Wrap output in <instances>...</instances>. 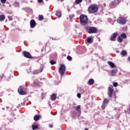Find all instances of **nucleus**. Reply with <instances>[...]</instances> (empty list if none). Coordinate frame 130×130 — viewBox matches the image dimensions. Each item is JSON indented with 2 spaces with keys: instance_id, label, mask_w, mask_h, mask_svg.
I'll use <instances>...</instances> for the list:
<instances>
[{
  "instance_id": "obj_1",
  "label": "nucleus",
  "mask_w": 130,
  "mask_h": 130,
  "mask_svg": "<svg viewBox=\"0 0 130 130\" xmlns=\"http://www.w3.org/2000/svg\"><path fill=\"white\" fill-rule=\"evenodd\" d=\"M86 32L89 33V34H93L97 33V32H98V29L96 27L94 26H87L86 27Z\"/></svg>"
},
{
  "instance_id": "obj_2",
  "label": "nucleus",
  "mask_w": 130,
  "mask_h": 130,
  "mask_svg": "<svg viewBox=\"0 0 130 130\" xmlns=\"http://www.w3.org/2000/svg\"><path fill=\"white\" fill-rule=\"evenodd\" d=\"M80 21L82 25H87L88 23V17L84 14L81 15L80 16Z\"/></svg>"
},
{
  "instance_id": "obj_3",
  "label": "nucleus",
  "mask_w": 130,
  "mask_h": 130,
  "mask_svg": "<svg viewBox=\"0 0 130 130\" xmlns=\"http://www.w3.org/2000/svg\"><path fill=\"white\" fill-rule=\"evenodd\" d=\"M98 11V6L97 5H91L88 9V12L89 14H93Z\"/></svg>"
},
{
  "instance_id": "obj_4",
  "label": "nucleus",
  "mask_w": 130,
  "mask_h": 130,
  "mask_svg": "<svg viewBox=\"0 0 130 130\" xmlns=\"http://www.w3.org/2000/svg\"><path fill=\"white\" fill-rule=\"evenodd\" d=\"M58 72L61 76H63L66 72V66L63 64H61L59 68Z\"/></svg>"
},
{
  "instance_id": "obj_5",
  "label": "nucleus",
  "mask_w": 130,
  "mask_h": 130,
  "mask_svg": "<svg viewBox=\"0 0 130 130\" xmlns=\"http://www.w3.org/2000/svg\"><path fill=\"white\" fill-rule=\"evenodd\" d=\"M117 22L121 25H124L126 23V19L124 17H120L118 18Z\"/></svg>"
},
{
  "instance_id": "obj_6",
  "label": "nucleus",
  "mask_w": 130,
  "mask_h": 130,
  "mask_svg": "<svg viewBox=\"0 0 130 130\" xmlns=\"http://www.w3.org/2000/svg\"><path fill=\"white\" fill-rule=\"evenodd\" d=\"M26 90V88L20 86L18 88V93H19L20 95H26V94H27Z\"/></svg>"
},
{
  "instance_id": "obj_7",
  "label": "nucleus",
  "mask_w": 130,
  "mask_h": 130,
  "mask_svg": "<svg viewBox=\"0 0 130 130\" xmlns=\"http://www.w3.org/2000/svg\"><path fill=\"white\" fill-rule=\"evenodd\" d=\"M109 92L108 95L109 97H112V93H113V91H114V89H113V86L112 85H110L108 87Z\"/></svg>"
},
{
  "instance_id": "obj_8",
  "label": "nucleus",
  "mask_w": 130,
  "mask_h": 130,
  "mask_svg": "<svg viewBox=\"0 0 130 130\" xmlns=\"http://www.w3.org/2000/svg\"><path fill=\"white\" fill-rule=\"evenodd\" d=\"M23 55L25 57H26L27 58H33L32 57V56L31 55V54L29 53L28 52H27L26 51H24L23 52Z\"/></svg>"
},
{
  "instance_id": "obj_9",
  "label": "nucleus",
  "mask_w": 130,
  "mask_h": 130,
  "mask_svg": "<svg viewBox=\"0 0 130 130\" xmlns=\"http://www.w3.org/2000/svg\"><path fill=\"white\" fill-rule=\"evenodd\" d=\"M118 34L117 32H115L113 34L111 37L110 40L111 41H115V38L117 37V35Z\"/></svg>"
},
{
  "instance_id": "obj_10",
  "label": "nucleus",
  "mask_w": 130,
  "mask_h": 130,
  "mask_svg": "<svg viewBox=\"0 0 130 130\" xmlns=\"http://www.w3.org/2000/svg\"><path fill=\"white\" fill-rule=\"evenodd\" d=\"M31 28H34L36 26V22L34 19H32L30 22Z\"/></svg>"
},
{
  "instance_id": "obj_11",
  "label": "nucleus",
  "mask_w": 130,
  "mask_h": 130,
  "mask_svg": "<svg viewBox=\"0 0 130 130\" xmlns=\"http://www.w3.org/2000/svg\"><path fill=\"white\" fill-rule=\"evenodd\" d=\"M41 117V116L39 115H36L34 116V119L35 120V121H37L40 119V118Z\"/></svg>"
},
{
  "instance_id": "obj_12",
  "label": "nucleus",
  "mask_w": 130,
  "mask_h": 130,
  "mask_svg": "<svg viewBox=\"0 0 130 130\" xmlns=\"http://www.w3.org/2000/svg\"><path fill=\"white\" fill-rule=\"evenodd\" d=\"M120 54L122 56H126L127 52H126L125 50H123L121 52Z\"/></svg>"
},
{
  "instance_id": "obj_13",
  "label": "nucleus",
  "mask_w": 130,
  "mask_h": 130,
  "mask_svg": "<svg viewBox=\"0 0 130 130\" xmlns=\"http://www.w3.org/2000/svg\"><path fill=\"white\" fill-rule=\"evenodd\" d=\"M116 73H117V70H113L111 71V76H115V75H116Z\"/></svg>"
},
{
  "instance_id": "obj_14",
  "label": "nucleus",
  "mask_w": 130,
  "mask_h": 130,
  "mask_svg": "<svg viewBox=\"0 0 130 130\" xmlns=\"http://www.w3.org/2000/svg\"><path fill=\"white\" fill-rule=\"evenodd\" d=\"M56 16L58 17V18H60L61 17V13L60 11H57L56 13Z\"/></svg>"
},
{
  "instance_id": "obj_15",
  "label": "nucleus",
  "mask_w": 130,
  "mask_h": 130,
  "mask_svg": "<svg viewBox=\"0 0 130 130\" xmlns=\"http://www.w3.org/2000/svg\"><path fill=\"white\" fill-rule=\"evenodd\" d=\"M108 64H109V66H110L111 68H114V67H115V65L114 64V63H113V62H111V61H109L108 62Z\"/></svg>"
},
{
  "instance_id": "obj_16",
  "label": "nucleus",
  "mask_w": 130,
  "mask_h": 130,
  "mask_svg": "<svg viewBox=\"0 0 130 130\" xmlns=\"http://www.w3.org/2000/svg\"><path fill=\"white\" fill-rule=\"evenodd\" d=\"M13 6L14 7H15V8H19L20 7V5H19V3L18 2H15L13 4Z\"/></svg>"
},
{
  "instance_id": "obj_17",
  "label": "nucleus",
  "mask_w": 130,
  "mask_h": 130,
  "mask_svg": "<svg viewBox=\"0 0 130 130\" xmlns=\"http://www.w3.org/2000/svg\"><path fill=\"white\" fill-rule=\"evenodd\" d=\"M5 19H6V16H5L4 15L0 16V21L1 22H3V21H4V20H5Z\"/></svg>"
},
{
  "instance_id": "obj_18",
  "label": "nucleus",
  "mask_w": 130,
  "mask_h": 130,
  "mask_svg": "<svg viewBox=\"0 0 130 130\" xmlns=\"http://www.w3.org/2000/svg\"><path fill=\"white\" fill-rule=\"evenodd\" d=\"M117 41H118V42L121 43V42H122V38H121V37H120V36L118 37H117Z\"/></svg>"
},
{
  "instance_id": "obj_19",
  "label": "nucleus",
  "mask_w": 130,
  "mask_h": 130,
  "mask_svg": "<svg viewBox=\"0 0 130 130\" xmlns=\"http://www.w3.org/2000/svg\"><path fill=\"white\" fill-rule=\"evenodd\" d=\"M120 37L124 38V39H125V38H126V34L125 33H122L120 35Z\"/></svg>"
},
{
  "instance_id": "obj_20",
  "label": "nucleus",
  "mask_w": 130,
  "mask_h": 130,
  "mask_svg": "<svg viewBox=\"0 0 130 130\" xmlns=\"http://www.w3.org/2000/svg\"><path fill=\"white\" fill-rule=\"evenodd\" d=\"M88 83L89 85H93V84H94V79H89Z\"/></svg>"
},
{
  "instance_id": "obj_21",
  "label": "nucleus",
  "mask_w": 130,
  "mask_h": 130,
  "mask_svg": "<svg viewBox=\"0 0 130 130\" xmlns=\"http://www.w3.org/2000/svg\"><path fill=\"white\" fill-rule=\"evenodd\" d=\"M51 98L53 100H55V99H56V95H55V94L53 93L51 95Z\"/></svg>"
},
{
  "instance_id": "obj_22",
  "label": "nucleus",
  "mask_w": 130,
  "mask_h": 130,
  "mask_svg": "<svg viewBox=\"0 0 130 130\" xmlns=\"http://www.w3.org/2000/svg\"><path fill=\"white\" fill-rule=\"evenodd\" d=\"M32 128L33 130H35L37 128H38V125H32Z\"/></svg>"
},
{
  "instance_id": "obj_23",
  "label": "nucleus",
  "mask_w": 130,
  "mask_h": 130,
  "mask_svg": "<svg viewBox=\"0 0 130 130\" xmlns=\"http://www.w3.org/2000/svg\"><path fill=\"white\" fill-rule=\"evenodd\" d=\"M86 40L88 43H91L92 42V39L91 38H88Z\"/></svg>"
},
{
  "instance_id": "obj_24",
  "label": "nucleus",
  "mask_w": 130,
  "mask_h": 130,
  "mask_svg": "<svg viewBox=\"0 0 130 130\" xmlns=\"http://www.w3.org/2000/svg\"><path fill=\"white\" fill-rule=\"evenodd\" d=\"M109 102V100H107V99H105L104 100V104H107Z\"/></svg>"
},
{
  "instance_id": "obj_25",
  "label": "nucleus",
  "mask_w": 130,
  "mask_h": 130,
  "mask_svg": "<svg viewBox=\"0 0 130 130\" xmlns=\"http://www.w3.org/2000/svg\"><path fill=\"white\" fill-rule=\"evenodd\" d=\"M82 1L83 0H76L75 2L77 5H79V4H81L82 3Z\"/></svg>"
},
{
  "instance_id": "obj_26",
  "label": "nucleus",
  "mask_w": 130,
  "mask_h": 130,
  "mask_svg": "<svg viewBox=\"0 0 130 130\" xmlns=\"http://www.w3.org/2000/svg\"><path fill=\"white\" fill-rule=\"evenodd\" d=\"M76 110H77V111H80V109H81V106L78 105V106H76Z\"/></svg>"
},
{
  "instance_id": "obj_27",
  "label": "nucleus",
  "mask_w": 130,
  "mask_h": 130,
  "mask_svg": "<svg viewBox=\"0 0 130 130\" xmlns=\"http://www.w3.org/2000/svg\"><path fill=\"white\" fill-rule=\"evenodd\" d=\"M110 8H111V9L114 8V3L113 2H112L110 4Z\"/></svg>"
},
{
  "instance_id": "obj_28",
  "label": "nucleus",
  "mask_w": 130,
  "mask_h": 130,
  "mask_svg": "<svg viewBox=\"0 0 130 130\" xmlns=\"http://www.w3.org/2000/svg\"><path fill=\"white\" fill-rule=\"evenodd\" d=\"M39 20L40 21H42V20H43V16L42 15H39Z\"/></svg>"
},
{
  "instance_id": "obj_29",
  "label": "nucleus",
  "mask_w": 130,
  "mask_h": 130,
  "mask_svg": "<svg viewBox=\"0 0 130 130\" xmlns=\"http://www.w3.org/2000/svg\"><path fill=\"white\" fill-rule=\"evenodd\" d=\"M50 63H51V64L53 65V64H55V63H56V62H55V61H54L53 60H51L50 61Z\"/></svg>"
},
{
  "instance_id": "obj_30",
  "label": "nucleus",
  "mask_w": 130,
  "mask_h": 130,
  "mask_svg": "<svg viewBox=\"0 0 130 130\" xmlns=\"http://www.w3.org/2000/svg\"><path fill=\"white\" fill-rule=\"evenodd\" d=\"M113 85L114 87H117V86H118V84L117 83V82L113 83Z\"/></svg>"
},
{
  "instance_id": "obj_31",
  "label": "nucleus",
  "mask_w": 130,
  "mask_h": 130,
  "mask_svg": "<svg viewBox=\"0 0 130 130\" xmlns=\"http://www.w3.org/2000/svg\"><path fill=\"white\" fill-rule=\"evenodd\" d=\"M67 59L68 60H72V57L71 56H67Z\"/></svg>"
},
{
  "instance_id": "obj_32",
  "label": "nucleus",
  "mask_w": 130,
  "mask_h": 130,
  "mask_svg": "<svg viewBox=\"0 0 130 130\" xmlns=\"http://www.w3.org/2000/svg\"><path fill=\"white\" fill-rule=\"evenodd\" d=\"M1 2L2 3V4H6L7 0H1Z\"/></svg>"
},
{
  "instance_id": "obj_33",
  "label": "nucleus",
  "mask_w": 130,
  "mask_h": 130,
  "mask_svg": "<svg viewBox=\"0 0 130 130\" xmlns=\"http://www.w3.org/2000/svg\"><path fill=\"white\" fill-rule=\"evenodd\" d=\"M74 17H75V16L74 15V14H72L70 16V18L71 19H73V18H74Z\"/></svg>"
},
{
  "instance_id": "obj_34",
  "label": "nucleus",
  "mask_w": 130,
  "mask_h": 130,
  "mask_svg": "<svg viewBox=\"0 0 130 130\" xmlns=\"http://www.w3.org/2000/svg\"><path fill=\"white\" fill-rule=\"evenodd\" d=\"M42 71H43V67H41L40 73H42Z\"/></svg>"
},
{
  "instance_id": "obj_35",
  "label": "nucleus",
  "mask_w": 130,
  "mask_h": 130,
  "mask_svg": "<svg viewBox=\"0 0 130 130\" xmlns=\"http://www.w3.org/2000/svg\"><path fill=\"white\" fill-rule=\"evenodd\" d=\"M105 104H104L102 106V109H103V110H104V109H105V106H104Z\"/></svg>"
},
{
  "instance_id": "obj_36",
  "label": "nucleus",
  "mask_w": 130,
  "mask_h": 130,
  "mask_svg": "<svg viewBox=\"0 0 130 130\" xmlns=\"http://www.w3.org/2000/svg\"><path fill=\"white\" fill-rule=\"evenodd\" d=\"M77 97L78 98H81V93H78L77 94Z\"/></svg>"
},
{
  "instance_id": "obj_37",
  "label": "nucleus",
  "mask_w": 130,
  "mask_h": 130,
  "mask_svg": "<svg viewBox=\"0 0 130 130\" xmlns=\"http://www.w3.org/2000/svg\"><path fill=\"white\" fill-rule=\"evenodd\" d=\"M38 3H39L40 4H41V3H42V2H43V0H38Z\"/></svg>"
},
{
  "instance_id": "obj_38",
  "label": "nucleus",
  "mask_w": 130,
  "mask_h": 130,
  "mask_svg": "<svg viewBox=\"0 0 130 130\" xmlns=\"http://www.w3.org/2000/svg\"><path fill=\"white\" fill-rule=\"evenodd\" d=\"M49 127H53V125H52V124H49Z\"/></svg>"
},
{
  "instance_id": "obj_39",
  "label": "nucleus",
  "mask_w": 130,
  "mask_h": 130,
  "mask_svg": "<svg viewBox=\"0 0 130 130\" xmlns=\"http://www.w3.org/2000/svg\"><path fill=\"white\" fill-rule=\"evenodd\" d=\"M9 20H10V21H12V20H13V18H12L11 17H10V18H9Z\"/></svg>"
},
{
  "instance_id": "obj_40",
  "label": "nucleus",
  "mask_w": 130,
  "mask_h": 130,
  "mask_svg": "<svg viewBox=\"0 0 130 130\" xmlns=\"http://www.w3.org/2000/svg\"><path fill=\"white\" fill-rule=\"evenodd\" d=\"M60 2H63V0H59Z\"/></svg>"
},
{
  "instance_id": "obj_41",
  "label": "nucleus",
  "mask_w": 130,
  "mask_h": 130,
  "mask_svg": "<svg viewBox=\"0 0 130 130\" xmlns=\"http://www.w3.org/2000/svg\"><path fill=\"white\" fill-rule=\"evenodd\" d=\"M85 130H88V128H86Z\"/></svg>"
},
{
  "instance_id": "obj_42",
  "label": "nucleus",
  "mask_w": 130,
  "mask_h": 130,
  "mask_svg": "<svg viewBox=\"0 0 130 130\" xmlns=\"http://www.w3.org/2000/svg\"><path fill=\"white\" fill-rule=\"evenodd\" d=\"M46 1H48V0H46Z\"/></svg>"
},
{
  "instance_id": "obj_43",
  "label": "nucleus",
  "mask_w": 130,
  "mask_h": 130,
  "mask_svg": "<svg viewBox=\"0 0 130 130\" xmlns=\"http://www.w3.org/2000/svg\"><path fill=\"white\" fill-rule=\"evenodd\" d=\"M85 1H87V0H85Z\"/></svg>"
}]
</instances>
